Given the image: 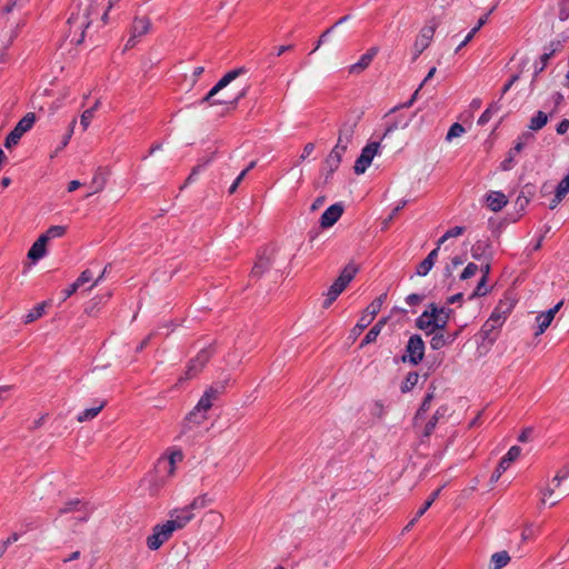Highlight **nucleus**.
Instances as JSON below:
<instances>
[{"label": "nucleus", "instance_id": "obj_1", "mask_svg": "<svg viewBox=\"0 0 569 569\" xmlns=\"http://www.w3.org/2000/svg\"><path fill=\"white\" fill-rule=\"evenodd\" d=\"M450 313L451 309L430 303L417 318L416 326L427 335H432L447 326Z\"/></svg>", "mask_w": 569, "mask_h": 569}, {"label": "nucleus", "instance_id": "obj_2", "mask_svg": "<svg viewBox=\"0 0 569 569\" xmlns=\"http://www.w3.org/2000/svg\"><path fill=\"white\" fill-rule=\"evenodd\" d=\"M246 69L243 67L230 70L227 72L210 90L209 92L200 100V104L209 103V104H226V103H237L240 99L246 97L248 92V87L241 89L233 98L227 99H218L211 101V99L220 92L223 88L230 84L233 80H236L239 76L246 73Z\"/></svg>", "mask_w": 569, "mask_h": 569}, {"label": "nucleus", "instance_id": "obj_3", "mask_svg": "<svg viewBox=\"0 0 569 569\" xmlns=\"http://www.w3.org/2000/svg\"><path fill=\"white\" fill-rule=\"evenodd\" d=\"M222 386L208 388L198 401L194 409L186 418L187 422L194 425L202 423L207 419V411L212 407L213 401L222 392Z\"/></svg>", "mask_w": 569, "mask_h": 569}, {"label": "nucleus", "instance_id": "obj_4", "mask_svg": "<svg viewBox=\"0 0 569 569\" xmlns=\"http://www.w3.org/2000/svg\"><path fill=\"white\" fill-rule=\"evenodd\" d=\"M183 460V453L178 449H170L160 457L156 465V472L160 481L164 483L176 475L177 465Z\"/></svg>", "mask_w": 569, "mask_h": 569}, {"label": "nucleus", "instance_id": "obj_5", "mask_svg": "<svg viewBox=\"0 0 569 569\" xmlns=\"http://www.w3.org/2000/svg\"><path fill=\"white\" fill-rule=\"evenodd\" d=\"M34 122L36 114L33 112H29L22 119H20L16 127L7 136L4 141L6 148H12L13 146L18 144L21 137L33 127Z\"/></svg>", "mask_w": 569, "mask_h": 569}, {"label": "nucleus", "instance_id": "obj_6", "mask_svg": "<svg viewBox=\"0 0 569 569\" xmlns=\"http://www.w3.org/2000/svg\"><path fill=\"white\" fill-rule=\"evenodd\" d=\"M425 356V342L422 338L418 335H413L409 338L406 352L402 356L403 362H409L413 366H417L421 362Z\"/></svg>", "mask_w": 569, "mask_h": 569}, {"label": "nucleus", "instance_id": "obj_7", "mask_svg": "<svg viewBox=\"0 0 569 569\" xmlns=\"http://www.w3.org/2000/svg\"><path fill=\"white\" fill-rule=\"evenodd\" d=\"M173 532V529L167 521L156 525L152 529V533L147 538V547L150 550H158L172 537Z\"/></svg>", "mask_w": 569, "mask_h": 569}, {"label": "nucleus", "instance_id": "obj_8", "mask_svg": "<svg viewBox=\"0 0 569 569\" xmlns=\"http://www.w3.org/2000/svg\"><path fill=\"white\" fill-rule=\"evenodd\" d=\"M380 142L378 141L369 142L362 148L361 153L356 160L353 167V170L357 174H362L366 172L373 158L378 154Z\"/></svg>", "mask_w": 569, "mask_h": 569}, {"label": "nucleus", "instance_id": "obj_9", "mask_svg": "<svg viewBox=\"0 0 569 569\" xmlns=\"http://www.w3.org/2000/svg\"><path fill=\"white\" fill-rule=\"evenodd\" d=\"M151 29V21L148 17H134L130 27V37L124 46L126 49L133 48L138 39L147 34Z\"/></svg>", "mask_w": 569, "mask_h": 569}, {"label": "nucleus", "instance_id": "obj_10", "mask_svg": "<svg viewBox=\"0 0 569 569\" xmlns=\"http://www.w3.org/2000/svg\"><path fill=\"white\" fill-rule=\"evenodd\" d=\"M386 299V295H381L380 297H378L377 299H375L366 309L365 311L362 312L358 323L356 325L355 327V331H362L363 329H366L371 322L372 320L375 319V317L378 315V312L380 311L382 305H383V301Z\"/></svg>", "mask_w": 569, "mask_h": 569}, {"label": "nucleus", "instance_id": "obj_11", "mask_svg": "<svg viewBox=\"0 0 569 569\" xmlns=\"http://www.w3.org/2000/svg\"><path fill=\"white\" fill-rule=\"evenodd\" d=\"M533 140V134L526 132L521 134L516 141L515 146L509 150L508 157L500 163L503 171H509L513 168L515 157L519 154L523 148Z\"/></svg>", "mask_w": 569, "mask_h": 569}, {"label": "nucleus", "instance_id": "obj_12", "mask_svg": "<svg viewBox=\"0 0 569 569\" xmlns=\"http://www.w3.org/2000/svg\"><path fill=\"white\" fill-rule=\"evenodd\" d=\"M193 518L194 513L184 506L182 508L172 509L169 512V519L167 522L173 531H177L183 529Z\"/></svg>", "mask_w": 569, "mask_h": 569}, {"label": "nucleus", "instance_id": "obj_13", "mask_svg": "<svg viewBox=\"0 0 569 569\" xmlns=\"http://www.w3.org/2000/svg\"><path fill=\"white\" fill-rule=\"evenodd\" d=\"M276 254L274 248H264L257 258L252 268L251 274L253 277H261L273 263Z\"/></svg>", "mask_w": 569, "mask_h": 569}, {"label": "nucleus", "instance_id": "obj_14", "mask_svg": "<svg viewBox=\"0 0 569 569\" xmlns=\"http://www.w3.org/2000/svg\"><path fill=\"white\" fill-rule=\"evenodd\" d=\"M435 31H436L435 26H425L420 30V32L413 43V51H415L413 59H417L430 46L432 38L435 36Z\"/></svg>", "mask_w": 569, "mask_h": 569}, {"label": "nucleus", "instance_id": "obj_15", "mask_svg": "<svg viewBox=\"0 0 569 569\" xmlns=\"http://www.w3.org/2000/svg\"><path fill=\"white\" fill-rule=\"evenodd\" d=\"M357 126L358 118L348 119L341 124L339 129L338 141L336 143L339 146V148H348L349 143L352 141Z\"/></svg>", "mask_w": 569, "mask_h": 569}, {"label": "nucleus", "instance_id": "obj_16", "mask_svg": "<svg viewBox=\"0 0 569 569\" xmlns=\"http://www.w3.org/2000/svg\"><path fill=\"white\" fill-rule=\"evenodd\" d=\"M378 52H379L378 47H371L370 49H368L367 52L363 53L356 63L349 66V68H348L349 73L359 74L362 71H365L370 66V63L372 62L375 57L378 54Z\"/></svg>", "mask_w": 569, "mask_h": 569}, {"label": "nucleus", "instance_id": "obj_17", "mask_svg": "<svg viewBox=\"0 0 569 569\" xmlns=\"http://www.w3.org/2000/svg\"><path fill=\"white\" fill-rule=\"evenodd\" d=\"M343 207L341 203H335L328 207L320 218V226L322 228L332 227L342 216Z\"/></svg>", "mask_w": 569, "mask_h": 569}, {"label": "nucleus", "instance_id": "obj_18", "mask_svg": "<svg viewBox=\"0 0 569 569\" xmlns=\"http://www.w3.org/2000/svg\"><path fill=\"white\" fill-rule=\"evenodd\" d=\"M501 329V326L495 322L493 319H487L486 322L482 325L480 329V337L483 342H488L489 346H492L499 336V330Z\"/></svg>", "mask_w": 569, "mask_h": 569}, {"label": "nucleus", "instance_id": "obj_19", "mask_svg": "<svg viewBox=\"0 0 569 569\" xmlns=\"http://www.w3.org/2000/svg\"><path fill=\"white\" fill-rule=\"evenodd\" d=\"M562 301L558 302L556 306H553L551 309L539 313L536 317V322L538 325V330L536 332V336H539L546 331V329L551 325L552 320L555 319L556 313L560 310L562 307Z\"/></svg>", "mask_w": 569, "mask_h": 569}, {"label": "nucleus", "instance_id": "obj_20", "mask_svg": "<svg viewBox=\"0 0 569 569\" xmlns=\"http://www.w3.org/2000/svg\"><path fill=\"white\" fill-rule=\"evenodd\" d=\"M211 357V351L208 349H202L198 352V355L190 361L187 370L188 378L194 377L198 372L202 370L206 363L209 361Z\"/></svg>", "mask_w": 569, "mask_h": 569}, {"label": "nucleus", "instance_id": "obj_21", "mask_svg": "<svg viewBox=\"0 0 569 569\" xmlns=\"http://www.w3.org/2000/svg\"><path fill=\"white\" fill-rule=\"evenodd\" d=\"M346 148H339L338 144L331 150L328 157L325 160V167L328 169L329 174H332L340 166L343 153L346 152Z\"/></svg>", "mask_w": 569, "mask_h": 569}, {"label": "nucleus", "instance_id": "obj_22", "mask_svg": "<svg viewBox=\"0 0 569 569\" xmlns=\"http://www.w3.org/2000/svg\"><path fill=\"white\" fill-rule=\"evenodd\" d=\"M486 201L488 208L493 212L500 211L508 203L506 194L501 191H490L487 194Z\"/></svg>", "mask_w": 569, "mask_h": 569}, {"label": "nucleus", "instance_id": "obj_23", "mask_svg": "<svg viewBox=\"0 0 569 569\" xmlns=\"http://www.w3.org/2000/svg\"><path fill=\"white\" fill-rule=\"evenodd\" d=\"M510 312L511 305H509L508 302L500 301L491 312L489 319H493L495 322L497 321V323H499V326L502 327L507 318L509 317Z\"/></svg>", "mask_w": 569, "mask_h": 569}, {"label": "nucleus", "instance_id": "obj_24", "mask_svg": "<svg viewBox=\"0 0 569 569\" xmlns=\"http://www.w3.org/2000/svg\"><path fill=\"white\" fill-rule=\"evenodd\" d=\"M47 242L48 241L44 239V237L40 236L29 249L28 258L33 261L43 258L46 254Z\"/></svg>", "mask_w": 569, "mask_h": 569}, {"label": "nucleus", "instance_id": "obj_25", "mask_svg": "<svg viewBox=\"0 0 569 569\" xmlns=\"http://www.w3.org/2000/svg\"><path fill=\"white\" fill-rule=\"evenodd\" d=\"M557 488L558 487H555V485L551 481L550 483L547 485L546 488L541 489L540 490V503L543 506L547 503L551 507L556 506L560 501V498L553 497Z\"/></svg>", "mask_w": 569, "mask_h": 569}, {"label": "nucleus", "instance_id": "obj_26", "mask_svg": "<svg viewBox=\"0 0 569 569\" xmlns=\"http://www.w3.org/2000/svg\"><path fill=\"white\" fill-rule=\"evenodd\" d=\"M521 448L518 446H512L498 463L500 471H506L510 465L519 458Z\"/></svg>", "mask_w": 569, "mask_h": 569}, {"label": "nucleus", "instance_id": "obj_27", "mask_svg": "<svg viewBox=\"0 0 569 569\" xmlns=\"http://www.w3.org/2000/svg\"><path fill=\"white\" fill-rule=\"evenodd\" d=\"M501 110V100L498 99L497 101L491 102L488 108L482 112V114L478 119L479 126L487 124L491 118L497 114Z\"/></svg>", "mask_w": 569, "mask_h": 569}, {"label": "nucleus", "instance_id": "obj_28", "mask_svg": "<svg viewBox=\"0 0 569 569\" xmlns=\"http://www.w3.org/2000/svg\"><path fill=\"white\" fill-rule=\"evenodd\" d=\"M357 272H358L357 266H355L353 263H349L342 269V271L340 272L339 277L336 280L338 282H340L343 288H347V286L351 282V280L357 274Z\"/></svg>", "mask_w": 569, "mask_h": 569}, {"label": "nucleus", "instance_id": "obj_29", "mask_svg": "<svg viewBox=\"0 0 569 569\" xmlns=\"http://www.w3.org/2000/svg\"><path fill=\"white\" fill-rule=\"evenodd\" d=\"M357 272H358L357 266H355L353 263H349L342 269V271L340 272L339 277L336 280L338 282H340L343 288H347V286L351 282V280L357 274Z\"/></svg>", "mask_w": 569, "mask_h": 569}, {"label": "nucleus", "instance_id": "obj_30", "mask_svg": "<svg viewBox=\"0 0 569 569\" xmlns=\"http://www.w3.org/2000/svg\"><path fill=\"white\" fill-rule=\"evenodd\" d=\"M104 406H106V401H99L97 406L88 408V409L81 411L78 415L77 420L79 422H84V421L92 420L93 418H96L100 413V411L104 408Z\"/></svg>", "mask_w": 569, "mask_h": 569}, {"label": "nucleus", "instance_id": "obj_31", "mask_svg": "<svg viewBox=\"0 0 569 569\" xmlns=\"http://www.w3.org/2000/svg\"><path fill=\"white\" fill-rule=\"evenodd\" d=\"M387 319H380L365 336L361 346L372 343L377 340V337L380 335L382 328L386 326Z\"/></svg>", "mask_w": 569, "mask_h": 569}, {"label": "nucleus", "instance_id": "obj_32", "mask_svg": "<svg viewBox=\"0 0 569 569\" xmlns=\"http://www.w3.org/2000/svg\"><path fill=\"white\" fill-rule=\"evenodd\" d=\"M510 561V556L507 551L496 552L491 556L489 569H502Z\"/></svg>", "mask_w": 569, "mask_h": 569}, {"label": "nucleus", "instance_id": "obj_33", "mask_svg": "<svg viewBox=\"0 0 569 569\" xmlns=\"http://www.w3.org/2000/svg\"><path fill=\"white\" fill-rule=\"evenodd\" d=\"M212 503V499L207 495H199L187 505L188 509L194 513V510L204 509L206 507Z\"/></svg>", "mask_w": 569, "mask_h": 569}, {"label": "nucleus", "instance_id": "obj_34", "mask_svg": "<svg viewBox=\"0 0 569 569\" xmlns=\"http://www.w3.org/2000/svg\"><path fill=\"white\" fill-rule=\"evenodd\" d=\"M548 122V116L543 111H538L530 120L529 129L538 131Z\"/></svg>", "mask_w": 569, "mask_h": 569}, {"label": "nucleus", "instance_id": "obj_35", "mask_svg": "<svg viewBox=\"0 0 569 569\" xmlns=\"http://www.w3.org/2000/svg\"><path fill=\"white\" fill-rule=\"evenodd\" d=\"M419 381V373L416 371L409 372L401 385V391L403 393L411 391Z\"/></svg>", "mask_w": 569, "mask_h": 569}, {"label": "nucleus", "instance_id": "obj_36", "mask_svg": "<svg viewBox=\"0 0 569 569\" xmlns=\"http://www.w3.org/2000/svg\"><path fill=\"white\" fill-rule=\"evenodd\" d=\"M84 505L86 502H82L79 499L70 500L66 502V505L59 510V513L63 515L70 512H79L80 510H82V508H84Z\"/></svg>", "mask_w": 569, "mask_h": 569}, {"label": "nucleus", "instance_id": "obj_37", "mask_svg": "<svg viewBox=\"0 0 569 569\" xmlns=\"http://www.w3.org/2000/svg\"><path fill=\"white\" fill-rule=\"evenodd\" d=\"M447 409L446 408H439L435 415L432 416V418L427 422L426 425V428H425V436H430L431 432L433 431V429L436 428L438 421L440 418H442L446 413Z\"/></svg>", "mask_w": 569, "mask_h": 569}, {"label": "nucleus", "instance_id": "obj_38", "mask_svg": "<svg viewBox=\"0 0 569 569\" xmlns=\"http://www.w3.org/2000/svg\"><path fill=\"white\" fill-rule=\"evenodd\" d=\"M104 186H106L104 177L97 173L91 180V183H90L91 191L87 194V197H90L94 193L100 192L101 190H103Z\"/></svg>", "mask_w": 569, "mask_h": 569}, {"label": "nucleus", "instance_id": "obj_39", "mask_svg": "<svg viewBox=\"0 0 569 569\" xmlns=\"http://www.w3.org/2000/svg\"><path fill=\"white\" fill-rule=\"evenodd\" d=\"M445 486H442L441 488L437 489L436 491H433L430 497L426 500V502L422 505V507L417 511L416 513V519H419L420 517H422L425 515V512L432 506V503L435 502V500L439 497L442 488Z\"/></svg>", "mask_w": 569, "mask_h": 569}, {"label": "nucleus", "instance_id": "obj_40", "mask_svg": "<svg viewBox=\"0 0 569 569\" xmlns=\"http://www.w3.org/2000/svg\"><path fill=\"white\" fill-rule=\"evenodd\" d=\"M76 126V119H73L69 126V129L68 131L66 132V134L62 137V140L60 142V144L58 146V148L54 150V152L51 154V158L56 157L63 148H66L73 134V128Z\"/></svg>", "mask_w": 569, "mask_h": 569}, {"label": "nucleus", "instance_id": "obj_41", "mask_svg": "<svg viewBox=\"0 0 569 569\" xmlns=\"http://www.w3.org/2000/svg\"><path fill=\"white\" fill-rule=\"evenodd\" d=\"M67 231V227L64 226H51L43 234H41L42 237H44V239L47 241H49L50 239H53V238H60L62 236H64Z\"/></svg>", "mask_w": 569, "mask_h": 569}, {"label": "nucleus", "instance_id": "obj_42", "mask_svg": "<svg viewBox=\"0 0 569 569\" xmlns=\"http://www.w3.org/2000/svg\"><path fill=\"white\" fill-rule=\"evenodd\" d=\"M435 398V388H432L431 391H428L427 395L425 396L423 398V401L419 408V410L417 411V415H416V420H418L422 413H425L426 411H428L430 409V405H431V401L433 400Z\"/></svg>", "mask_w": 569, "mask_h": 569}, {"label": "nucleus", "instance_id": "obj_43", "mask_svg": "<svg viewBox=\"0 0 569 569\" xmlns=\"http://www.w3.org/2000/svg\"><path fill=\"white\" fill-rule=\"evenodd\" d=\"M44 313V303L36 306L28 315L24 316V323H31L41 318Z\"/></svg>", "mask_w": 569, "mask_h": 569}, {"label": "nucleus", "instance_id": "obj_44", "mask_svg": "<svg viewBox=\"0 0 569 569\" xmlns=\"http://www.w3.org/2000/svg\"><path fill=\"white\" fill-rule=\"evenodd\" d=\"M466 132L462 124L455 122L448 130L446 141L450 142L455 138L461 137Z\"/></svg>", "mask_w": 569, "mask_h": 569}, {"label": "nucleus", "instance_id": "obj_45", "mask_svg": "<svg viewBox=\"0 0 569 569\" xmlns=\"http://www.w3.org/2000/svg\"><path fill=\"white\" fill-rule=\"evenodd\" d=\"M433 337L431 338L430 346L433 350H439L443 348L445 346L449 345L447 337L443 333H432Z\"/></svg>", "mask_w": 569, "mask_h": 569}, {"label": "nucleus", "instance_id": "obj_46", "mask_svg": "<svg viewBox=\"0 0 569 569\" xmlns=\"http://www.w3.org/2000/svg\"><path fill=\"white\" fill-rule=\"evenodd\" d=\"M409 126V120L401 122L400 120H395L393 122L389 123L382 134V139L387 138L391 132L396 131L397 129H406Z\"/></svg>", "mask_w": 569, "mask_h": 569}, {"label": "nucleus", "instance_id": "obj_47", "mask_svg": "<svg viewBox=\"0 0 569 569\" xmlns=\"http://www.w3.org/2000/svg\"><path fill=\"white\" fill-rule=\"evenodd\" d=\"M94 117V108H89L84 110L80 117V124L82 127V130H87L92 118Z\"/></svg>", "mask_w": 569, "mask_h": 569}, {"label": "nucleus", "instance_id": "obj_48", "mask_svg": "<svg viewBox=\"0 0 569 569\" xmlns=\"http://www.w3.org/2000/svg\"><path fill=\"white\" fill-rule=\"evenodd\" d=\"M569 477V466H563L552 478L555 487H560L561 482Z\"/></svg>", "mask_w": 569, "mask_h": 569}, {"label": "nucleus", "instance_id": "obj_49", "mask_svg": "<svg viewBox=\"0 0 569 569\" xmlns=\"http://www.w3.org/2000/svg\"><path fill=\"white\" fill-rule=\"evenodd\" d=\"M93 279V272L89 269H86L81 272V274L78 277V279L74 281L76 287H83L86 283L92 281Z\"/></svg>", "mask_w": 569, "mask_h": 569}, {"label": "nucleus", "instance_id": "obj_50", "mask_svg": "<svg viewBox=\"0 0 569 569\" xmlns=\"http://www.w3.org/2000/svg\"><path fill=\"white\" fill-rule=\"evenodd\" d=\"M207 517L209 519V521L213 525V526H217L218 528H221L222 525H223V521H224V518L222 516V513L216 511V510H210L208 513H207Z\"/></svg>", "mask_w": 569, "mask_h": 569}, {"label": "nucleus", "instance_id": "obj_51", "mask_svg": "<svg viewBox=\"0 0 569 569\" xmlns=\"http://www.w3.org/2000/svg\"><path fill=\"white\" fill-rule=\"evenodd\" d=\"M479 270V267L473 263V262H469L466 268L463 269V271L461 272L460 274V279L462 280H467L473 276H476V273L478 272Z\"/></svg>", "mask_w": 569, "mask_h": 569}, {"label": "nucleus", "instance_id": "obj_52", "mask_svg": "<svg viewBox=\"0 0 569 569\" xmlns=\"http://www.w3.org/2000/svg\"><path fill=\"white\" fill-rule=\"evenodd\" d=\"M341 295L336 288L330 287L326 293L323 308H329L331 303Z\"/></svg>", "mask_w": 569, "mask_h": 569}, {"label": "nucleus", "instance_id": "obj_53", "mask_svg": "<svg viewBox=\"0 0 569 569\" xmlns=\"http://www.w3.org/2000/svg\"><path fill=\"white\" fill-rule=\"evenodd\" d=\"M558 17L561 21L569 18V0H560Z\"/></svg>", "mask_w": 569, "mask_h": 569}, {"label": "nucleus", "instance_id": "obj_54", "mask_svg": "<svg viewBox=\"0 0 569 569\" xmlns=\"http://www.w3.org/2000/svg\"><path fill=\"white\" fill-rule=\"evenodd\" d=\"M556 191L559 196L566 197L569 192V172L567 176L558 183Z\"/></svg>", "mask_w": 569, "mask_h": 569}, {"label": "nucleus", "instance_id": "obj_55", "mask_svg": "<svg viewBox=\"0 0 569 569\" xmlns=\"http://www.w3.org/2000/svg\"><path fill=\"white\" fill-rule=\"evenodd\" d=\"M432 267L433 264H431L430 261L425 259L418 264L416 273L421 277L427 276L429 271L432 269Z\"/></svg>", "mask_w": 569, "mask_h": 569}, {"label": "nucleus", "instance_id": "obj_56", "mask_svg": "<svg viewBox=\"0 0 569 569\" xmlns=\"http://www.w3.org/2000/svg\"><path fill=\"white\" fill-rule=\"evenodd\" d=\"M488 292L487 279L481 278L471 297H481Z\"/></svg>", "mask_w": 569, "mask_h": 569}, {"label": "nucleus", "instance_id": "obj_57", "mask_svg": "<svg viewBox=\"0 0 569 569\" xmlns=\"http://www.w3.org/2000/svg\"><path fill=\"white\" fill-rule=\"evenodd\" d=\"M555 50H550L549 52H545L541 57H540V62H541V66L536 69V74H538L539 72H541L545 67L547 66L549 59L552 57Z\"/></svg>", "mask_w": 569, "mask_h": 569}, {"label": "nucleus", "instance_id": "obj_58", "mask_svg": "<svg viewBox=\"0 0 569 569\" xmlns=\"http://www.w3.org/2000/svg\"><path fill=\"white\" fill-rule=\"evenodd\" d=\"M91 516V509L88 507V505H84V508L79 511V516L77 517V520L80 522H86Z\"/></svg>", "mask_w": 569, "mask_h": 569}, {"label": "nucleus", "instance_id": "obj_59", "mask_svg": "<svg viewBox=\"0 0 569 569\" xmlns=\"http://www.w3.org/2000/svg\"><path fill=\"white\" fill-rule=\"evenodd\" d=\"M79 289V287H76V283H71L68 288L63 289L61 291V295H62V300L66 301L68 298H70L77 290Z\"/></svg>", "mask_w": 569, "mask_h": 569}, {"label": "nucleus", "instance_id": "obj_60", "mask_svg": "<svg viewBox=\"0 0 569 569\" xmlns=\"http://www.w3.org/2000/svg\"><path fill=\"white\" fill-rule=\"evenodd\" d=\"M463 232H465V228L460 227V226H457V227H453V228L449 229L448 231H446V234L450 239V238L459 237Z\"/></svg>", "mask_w": 569, "mask_h": 569}, {"label": "nucleus", "instance_id": "obj_61", "mask_svg": "<svg viewBox=\"0 0 569 569\" xmlns=\"http://www.w3.org/2000/svg\"><path fill=\"white\" fill-rule=\"evenodd\" d=\"M476 30H470L468 34L465 37V39L461 41V43L457 47L456 52L460 51L463 47H466L476 36Z\"/></svg>", "mask_w": 569, "mask_h": 569}, {"label": "nucleus", "instance_id": "obj_62", "mask_svg": "<svg viewBox=\"0 0 569 569\" xmlns=\"http://www.w3.org/2000/svg\"><path fill=\"white\" fill-rule=\"evenodd\" d=\"M315 150V144L312 142H309L305 146L302 153L300 156V161L306 160Z\"/></svg>", "mask_w": 569, "mask_h": 569}, {"label": "nucleus", "instance_id": "obj_63", "mask_svg": "<svg viewBox=\"0 0 569 569\" xmlns=\"http://www.w3.org/2000/svg\"><path fill=\"white\" fill-rule=\"evenodd\" d=\"M333 31V27H330L328 28L325 32L321 33L315 49L312 50V52L317 51L320 46L327 40L328 36Z\"/></svg>", "mask_w": 569, "mask_h": 569}, {"label": "nucleus", "instance_id": "obj_64", "mask_svg": "<svg viewBox=\"0 0 569 569\" xmlns=\"http://www.w3.org/2000/svg\"><path fill=\"white\" fill-rule=\"evenodd\" d=\"M568 129H569V120L563 119L557 126V133L565 134L568 131Z\"/></svg>", "mask_w": 569, "mask_h": 569}]
</instances>
